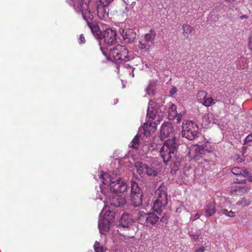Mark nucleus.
Returning a JSON list of instances; mask_svg holds the SVG:
<instances>
[{
	"instance_id": "nucleus-1",
	"label": "nucleus",
	"mask_w": 252,
	"mask_h": 252,
	"mask_svg": "<svg viewBox=\"0 0 252 252\" xmlns=\"http://www.w3.org/2000/svg\"><path fill=\"white\" fill-rule=\"evenodd\" d=\"M91 0H68V2L70 5H73L75 11L82 14L83 19L86 21L87 24L91 29L92 32L98 36L97 38L100 39L101 42H103L106 45H112L115 44L117 41V34L116 31L112 29H106L103 32L97 31L98 27L93 21L94 16L90 10L89 4Z\"/></svg>"
},
{
	"instance_id": "nucleus-2",
	"label": "nucleus",
	"mask_w": 252,
	"mask_h": 252,
	"mask_svg": "<svg viewBox=\"0 0 252 252\" xmlns=\"http://www.w3.org/2000/svg\"><path fill=\"white\" fill-rule=\"evenodd\" d=\"M108 57L110 60L115 61L118 64L117 69L118 73H122L134 77L135 65L131 61L133 57L125 46L118 45L110 49Z\"/></svg>"
},
{
	"instance_id": "nucleus-3",
	"label": "nucleus",
	"mask_w": 252,
	"mask_h": 252,
	"mask_svg": "<svg viewBox=\"0 0 252 252\" xmlns=\"http://www.w3.org/2000/svg\"><path fill=\"white\" fill-rule=\"evenodd\" d=\"M147 115L150 118L152 119V120H155V121H149L144 124L142 140H144V142H145L144 147L147 148L149 151H153L157 148V145L155 143H151L149 145V140L146 141V139L156 130L157 128L156 125L160 121L162 114L161 111H158L157 106L151 100H149Z\"/></svg>"
},
{
	"instance_id": "nucleus-4",
	"label": "nucleus",
	"mask_w": 252,
	"mask_h": 252,
	"mask_svg": "<svg viewBox=\"0 0 252 252\" xmlns=\"http://www.w3.org/2000/svg\"><path fill=\"white\" fill-rule=\"evenodd\" d=\"M100 181L103 183L99 187L100 193H106L112 191L116 193H122L127 189L126 182L119 178H112L109 174L102 171L98 173Z\"/></svg>"
},
{
	"instance_id": "nucleus-5",
	"label": "nucleus",
	"mask_w": 252,
	"mask_h": 252,
	"mask_svg": "<svg viewBox=\"0 0 252 252\" xmlns=\"http://www.w3.org/2000/svg\"><path fill=\"white\" fill-rule=\"evenodd\" d=\"M107 206V205L104 204L99 215L98 227L101 234H104L109 230L110 224L115 218L114 212L110 210Z\"/></svg>"
},
{
	"instance_id": "nucleus-6",
	"label": "nucleus",
	"mask_w": 252,
	"mask_h": 252,
	"mask_svg": "<svg viewBox=\"0 0 252 252\" xmlns=\"http://www.w3.org/2000/svg\"><path fill=\"white\" fill-rule=\"evenodd\" d=\"M96 198L103 200L104 204L114 207H123L126 203L125 198L121 195L112 192V191H106V193H97Z\"/></svg>"
},
{
	"instance_id": "nucleus-7",
	"label": "nucleus",
	"mask_w": 252,
	"mask_h": 252,
	"mask_svg": "<svg viewBox=\"0 0 252 252\" xmlns=\"http://www.w3.org/2000/svg\"><path fill=\"white\" fill-rule=\"evenodd\" d=\"M178 144L175 138L168 139L160 149V155L164 163H167L175 157Z\"/></svg>"
},
{
	"instance_id": "nucleus-8",
	"label": "nucleus",
	"mask_w": 252,
	"mask_h": 252,
	"mask_svg": "<svg viewBox=\"0 0 252 252\" xmlns=\"http://www.w3.org/2000/svg\"><path fill=\"white\" fill-rule=\"evenodd\" d=\"M155 37L156 32L153 30L141 35L139 40V48L145 52H149L154 45Z\"/></svg>"
},
{
	"instance_id": "nucleus-9",
	"label": "nucleus",
	"mask_w": 252,
	"mask_h": 252,
	"mask_svg": "<svg viewBox=\"0 0 252 252\" xmlns=\"http://www.w3.org/2000/svg\"><path fill=\"white\" fill-rule=\"evenodd\" d=\"M182 136L189 140H192L199 134L198 126L192 121L184 122L182 126Z\"/></svg>"
},
{
	"instance_id": "nucleus-10",
	"label": "nucleus",
	"mask_w": 252,
	"mask_h": 252,
	"mask_svg": "<svg viewBox=\"0 0 252 252\" xmlns=\"http://www.w3.org/2000/svg\"><path fill=\"white\" fill-rule=\"evenodd\" d=\"M142 192L137 184L134 182L131 183L130 200L134 206H139L142 204Z\"/></svg>"
},
{
	"instance_id": "nucleus-11",
	"label": "nucleus",
	"mask_w": 252,
	"mask_h": 252,
	"mask_svg": "<svg viewBox=\"0 0 252 252\" xmlns=\"http://www.w3.org/2000/svg\"><path fill=\"white\" fill-rule=\"evenodd\" d=\"M113 0H100L101 4L97 7V13L98 18L101 20H106L108 17V5Z\"/></svg>"
},
{
	"instance_id": "nucleus-12",
	"label": "nucleus",
	"mask_w": 252,
	"mask_h": 252,
	"mask_svg": "<svg viewBox=\"0 0 252 252\" xmlns=\"http://www.w3.org/2000/svg\"><path fill=\"white\" fill-rule=\"evenodd\" d=\"M205 154L204 149L202 146H193L189 152V156L195 160H198Z\"/></svg>"
},
{
	"instance_id": "nucleus-13",
	"label": "nucleus",
	"mask_w": 252,
	"mask_h": 252,
	"mask_svg": "<svg viewBox=\"0 0 252 252\" xmlns=\"http://www.w3.org/2000/svg\"><path fill=\"white\" fill-rule=\"evenodd\" d=\"M173 127L172 124L166 123L161 125L160 129V139L163 140L165 138L173 135Z\"/></svg>"
},
{
	"instance_id": "nucleus-14",
	"label": "nucleus",
	"mask_w": 252,
	"mask_h": 252,
	"mask_svg": "<svg viewBox=\"0 0 252 252\" xmlns=\"http://www.w3.org/2000/svg\"><path fill=\"white\" fill-rule=\"evenodd\" d=\"M133 222V219L129 214L123 213L120 220L119 225L123 228H128Z\"/></svg>"
},
{
	"instance_id": "nucleus-15",
	"label": "nucleus",
	"mask_w": 252,
	"mask_h": 252,
	"mask_svg": "<svg viewBox=\"0 0 252 252\" xmlns=\"http://www.w3.org/2000/svg\"><path fill=\"white\" fill-rule=\"evenodd\" d=\"M156 200L161 201L164 204H167V193L162 188H159L155 192Z\"/></svg>"
},
{
	"instance_id": "nucleus-16",
	"label": "nucleus",
	"mask_w": 252,
	"mask_h": 252,
	"mask_svg": "<svg viewBox=\"0 0 252 252\" xmlns=\"http://www.w3.org/2000/svg\"><path fill=\"white\" fill-rule=\"evenodd\" d=\"M204 212L206 217L208 218L213 216L216 212L215 202H211L206 205L204 209Z\"/></svg>"
},
{
	"instance_id": "nucleus-17",
	"label": "nucleus",
	"mask_w": 252,
	"mask_h": 252,
	"mask_svg": "<svg viewBox=\"0 0 252 252\" xmlns=\"http://www.w3.org/2000/svg\"><path fill=\"white\" fill-rule=\"evenodd\" d=\"M249 191V188L246 186H238L232 189L230 193L232 195H242Z\"/></svg>"
},
{
	"instance_id": "nucleus-18",
	"label": "nucleus",
	"mask_w": 252,
	"mask_h": 252,
	"mask_svg": "<svg viewBox=\"0 0 252 252\" xmlns=\"http://www.w3.org/2000/svg\"><path fill=\"white\" fill-rule=\"evenodd\" d=\"M159 218L153 213H150L148 214V216L145 220V223L146 225H154L159 221Z\"/></svg>"
},
{
	"instance_id": "nucleus-19",
	"label": "nucleus",
	"mask_w": 252,
	"mask_h": 252,
	"mask_svg": "<svg viewBox=\"0 0 252 252\" xmlns=\"http://www.w3.org/2000/svg\"><path fill=\"white\" fill-rule=\"evenodd\" d=\"M167 204H164L161 201L155 200L153 206V211L159 214L161 213L162 209L165 207Z\"/></svg>"
},
{
	"instance_id": "nucleus-20",
	"label": "nucleus",
	"mask_w": 252,
	"mask_h": 252,
	"mask_svg": "<svg viewBox=\"0 0 252 252\" xmlns=\"http://www.w3.org/2000/svg\"><path fill=\"white\" fill-rule=\"evenodd\" d=\"M136 37V34L131 29L127 30L126 31L124 36V39L126 42H132Z\"/></svg>"
},
{
	"instance_id": "nucleus-21",
	"label": "nucleus",
	"mask_w": 252,
	"mask_h": 252,
	"mask_svg": "<svg viewBox=\"0 0 252 252\" xmlns=\"http://www.w3.org/2000/svg\"><path fill=\"white\" fill-rule=\"evenodd\" d=\"M231 172L233 174L241 175L243 177H246L248 175V172L246 169L239 167H234L232 168L231 169Z\"/></svg>"
},
{
	"instance_id": "nucleus-22",
	"label": "nucleus",
	"mask_w": 252,
	"mask_h": 252,
	"mask_svg": "<svg viewBox=\"0 0 252 252\" xmlns=\"http://www.w3.org/2000/svg\"><path fill=\"white\" fill-rule=\"evenodd\" d=\"M147 165L146 163L142 162H137L135 163V166L139 175H144L145 174Z\"/></svg>"
},
{
	"instance_id": "nucleus-23",
	"label": "nucleus",
	"mask_w": 252,
	"mask_h": 252,
	"mask_svg": "<svg viewBox=\"0 0 252 252\" xmlns=\"http://www.w3.org/2000/svg\"><path fill=\"white\" fill-rule=\"evenodd\" d=\"M212 115L209 114L203 116L202 123L203 128H206L209 127V125L212 123Z\"/></svg>"
},
{
	"instance_id": "nucleus-24",
	"label": "nucleus",
	"mask_w": 252,
	"mask_h": 252,
	"mask_svg": "<svg viewBox=\"0 0 252 252\" xmlns=\"http://www.w3.org/2000/svg\"><path fill=\"white\" fill-rule=\"evenodd\" d=\"M142 138L143 135L141 134L140 136L137 134L131 142L130 147L134 149H137L140 143V138L142 139Z\"/></svg>"
},
{
	"instance_id": "nucleus-25",
	"label": "nucleus",
	"mask_w": 252,
	"mask_h": 252,
	"mask_svg": "<svg viewBox=\"0 0 252 252\" xmlns=\"http://www.w3.org/2000/svg\"><path fill=\"white\" fill-rule=\"evenodd\" d=\"M183 34L185 36L188 37L189 35L193 31L194 29L191 26L188 24H184L182 26Z\"/></svg>"
},
{
	"instance_id": "nucleus-26",
	"label": "nucleus",
	"mask_w": 252,
	"mask_h": 252,
	"mask_svg": "<svg viewBox=\"0 0 252 252\" xmlns=\"http://www.w3.org/2000/svg\"><path fill=\"white\" fill-rule=\"evenodd\" d=\"M177 113L176 105L171 104L168 110V116L170 119H172L175 118L176 116H177Z\"/></svg>"
},
{
	"instance_id": "nucleus-27",
	"label": "nucleus",
	"mask_w": 252,
	"mask_h": 252,
	"mask_svg": "<svg viewBox=\"0 0 252 252\" xmlns=\"http://www.w3.org/2000/svg\"><path fill=\"white\" fill-rule=\"evenodd\" d=\"M217 101V99H213L212 97H206L203 99L201 103L206 107H209L213 104H215Z\"/></svg>"
},
{
	"instance_id": "nucleus-28",
	"label": "nucleus",
	"mask_w": 252,
	"mask_h": 252,
	"mask_svg": "<svg viewBox=\"0 0 252 252\" xmlns=\"http://www.w3.org/2000/svg\"><path fill=\"white\" fill-rule=\"evenodd\" d=\"M147 216L148 214L144 212L139 211L137 214V219L140 223H142L143 222H144L145 223V220H146Z\"/></svg>"
},
{
	"instance_id": "nucleus-29",
	"label": "nucleus",
	"mask_w": 252,
	"mask_h": 252,
	"mask_svg": "<svg viewBox=\"0 0 252 252\" xmlns=\"http://www.w3.org/2000/svg\"><path fill=\"white\" fill-rule=\"evenodd\" d=\"M145 174H147L149 176H156L158 175V170L147 165Z\"/></svg>"
},
{
	"instance_id": "nucleus-30",
	"label": "nucleus",
	"mask_w": 252,
	"mask_h": 252,
	"mask_svg": "<svg viewBox=\"0 0 252 252\" xmlns=\"http://www.w3.org/2000/svg\"><path fill=\"white\" fill-rule=\"evenodd\" d=\"M251 201L249 199L243 197L241 200L237 202V205L242 206V207L248 206L251 204Z\"/></svg>"
},
{
	"instance_id": "nucleus-31",
	"label": "nucleus",
	"mask_w": 252,
	"mask_h": 252,
	"mask_svg": "<svg viewBox=\"0 0 252 252\" xmlns=\"http://www.w3.org/2000/svg\"><path fill=\"white\" fill-rule=\"evenodd\" d=\"M94 248L95 252H105L106 250L105 248L100 245L99 243L97 241L95 242L94 245Z\"/></svg>"
},
{
	"instance_id": "nucleus-32",
	"label": "nucleus",
	"mask_w": 252,
	"mask_h": 252,
	"mask_svg": "<svg viewBox=\"0 0 252 252\" xmlns=\"http://www.w3.org/2000/svg\"><path fill=\"white\" fill-rule=\"evenodd\" d=\"M155 87L153 83H150L146 89V93L149 95L154 94L155 93Z\"/></svg>"
},
{
	"instance_id": "nucleus-33",
	"label": "nucleus",
	"mask_w": 252,
	"mask_h": 252,
	"mask_svg": "<svg viewBox=\"0 0 252 252\" xmlns=\"http://www.w3.org/2000/svg\"><path fill=\"white\" fill-rule=\"evenodd\" d=\"M207 93L205 91H200L197 94V98L198 100L201 103L203 101V99H205L206 97Z\"/></svg>"
},
{
	"instance_id": "nucleus-34",
	"label": "nucleus",
	"mask_w": 252,
	"mask_h": 252,
	"mask_svg": "<svg viewBox=\"0 0 252 252\" xmlns=\"http://www.w3.org/2000/svg\"><path fill=\"white\" fill-rule=\"evenodd\" d=\"M221 213L222 214L224 215L227 217L233 218L234 217L235 212L232 211H228L227 209H224L221 210Z\"/></svg>"
},
{
	"instance_id": "nucleus-35",
	"label": "nucleus",
	"mask_w": 252,
	"mask_h": 252,
	"mask_svg": "<svg viewBox=\"0 0 252 252\" xmlns=\"http://www.w3.org/2000/svg\"><path fill=\"white\" fill-rule=\"evenodd\" d=\"M252 141V134H249L243 141V144L246 145L248 143Z\"/></svg>"
},
{
	"instance_id": "nucleus-36",
	"label": "nucleus",
	"mask_w": 252,
	"mask_h": 252,
	"mask_svg": "<svg viewBox=\"0 0 252 252\" xmlns=\"http://www.w3.org/2000/svg\"><path fill=\"white\" fill-rule=\"evenodd\" d=\"M248 46L249 48L252 51V32L251 33L250 36L249 37Z\"/></svg>"
},
{
	"instance_id": "nucleus-37",
	"label": "nucleus",
	"mask_w": 252,
	"mask_h": 252,
	"mask_svg": "<svg viewBox=\"0 0 252 252\" xmlns=\"http://www.w3.org/2000/svg\"><path fill=\"white\" fill-rule=\"evenodd\" d=\"M190 237L192 239H193L194 240H196L198 239L199 237L200 236V234H189Z\"/></svg>"
},
{
	"instance_id": "nucleus-38",
	"label": "nucleus",
	"mask_w": 252,
	"mask_h": 252,
	"mask_svg": "<svg viewBox=\"0 0 252 252\" xmlns=\"http://www.w3.org/2000/svg\"><path fill=\"white\" fill-rule=\"evenodd\" d=\"M177 92V89L175 87H173L171 88L170 91V94L171 95H173L175 94Z\"/></svg>"
},
{
	"instance_id": "nucleus-39",
	"label": "nucleus",
	"mask_w": 252,
	"mask_h": 252,
	"mask_svg": "<svg viewBox=\"0 0 252 252\" xmlns=\"http://www.w3.org/2000/svg\"><path fill=\"white\" fill-rule=\"evenodd\" d=\"M79 42L80 44H83L85 42V39L82 34L80 35V37L79 39Z\"/></svg>"
},
{
	"instance_id": "nucleus-40",
	"label": "nucleus",
	"mask_w": 252,
	"mask_h": 252,
	"mask_svg": "<svg viewBox=\"0 0 252 252\" xmlns=\"http://www.w3.org/2000/svg\"><path fill=\"white\" fill-rule=\"evenodd\" d=\"M119 32H120V34L122 35V36L124 38V36L125 33H126V31L124 29H121L120 30Z\"/></svg>"
},
{
	"instance_id": "nucleus-41",
	"label": "nucleus",
	"mask_w": 252,
	"mask_h": 252,
	"mask_svg": "<svg viewBox=\"0 0 252 252\" xmlns=\"http://www.w3.org/2000/svg\"><path fill=\"white\" fill-rule=\"evenodd\" d=\"M200 215L198 213H196L195 215L194 218H193L192 220L194 221V220H195L198 219L200 218Z\"/></svg>"
},
{
	"instance_id": "nucleus-42",
	"label": "nucleus",
	"mask_w": 252,
	"mask_h": 252,
	"mask_svg": "<svg viewBox=\"0 0 252 252\" xmlns=\"http://www.w3.org/2000/svg\"><path fill=\"white\" fill-rule=\"evenodd\" d=\"M182 116L180 114L177 113V116H176L175 118H177V122L179 123L181 121Z\"/></svg>"
},
{
	"instance_id": "nucleus-43",
	"label": "nucleus",
	"mask_w": 252,
	"mask_h": 252,
	"mask_svg": "<svg viewBox=\"0 0 252 252\" xmlns=\"http://www.w3.org/2000/svg\"><path fill=\"white\" fill-rule=\"evenodd\" d=\"M204 251H205V249L203 247H202L198 249H197L195 251V252H204Z\"/></svg>"
},
{
	"instance_id": "nucleus-44",
	"label": "nucleus",
	"mask_w": 252,
	"mask_h": 252,
	"mask_svg": "<svg viewBox=\"0 0 252 252\" xmlns=\"http://www.w3.org/2000/svg\"><path fill=\"white\" fill-rule=\"evenodd\" d=\"M242 150L243 154H244L246 152L247 147L246 146H243L242 148Z\"/></svg>"
},
{
	"instance_id": "nucleus-45",
	"label": "nucleus",
	"mask_w": 252,
	"mask_h": 252,
	"mask_svg": "<svg viewBox=\"0 0 252 252\" xmlns=\"http://www.w3.org/2000/svg\"><path fill=\"white\" fill-rule=\"evenodd\" d=\"M245 181H246L245 180H237V181H236V182L237 183H245Z\"/></svg>"
},
{
	"instance_id": "nucleus-46",
	"label": "nucleus",
	"mask_w": 252,
	"mask_h": 252,
	"mask_svg": "<svg viewBox=\"0 0 252 252\" xmlns=\"http://www.w3.org/2000/svg\"><path fill=\"white\" fill-rule=\"evenodd\" d=\"M165 220H167V218L166 216H163V217L160 220L162 221H164Z\"/></svg>"
},
{
	"instance_id": "nucleus-47",
	"label": "nucleus",
	"mask_w": 252,
	"mask_h": 252,
	"mask_svg": "<svg viewBox=\"0 0 252 252\" xmlns=\"http://www.w3.org/2000/svg\"><path fill=\"white\" fill-rule=\"evenodd\" d=\"M226 1H227L229 2H233L235 0H225Z\"/></svg>"
},
{
	"instance_id": "nucleus-48",
	"label": "nucleus",
	"mask_w": 252,
	"mask_h": 252,
	"mask_svg": "<svg viewBox=\"0 0 252 252\" xmlns=\"http://www.w3.org/2000/svg\"><path fill=\"white\" fill-rule=\"evenodd\" d=\"M249 179L250 181H252V176H250Z\"/></svg>"
},
{
	"instance_id": "nucleus-49",
	"label": "nucleus",
	"mask_w": 252,
	"mask_h": 252,
	"mask_svg": "<svg viewBox=\"0 0 252 252\" xmlns=\"http://www.w3.org/2000/svg\"><path fill=\"white\" fill-rule=\"evenodd\" d=\"M247 18V16L246 15H244L241 17V18Z\"/></svg>"
},
{
	"instance_id": "nucleus-50",
	"label": "nucleus",
	"mask_w": 252,
	"mask_h": 252,
	"mask_svg": "<svg viewBox=\"0 0 252 252\" xmlns=\"http://www.w3.org/2000/svg\"><path fill=\"white\" fill-rule=\"evenodd\" d=\"M118 102V100H116V102H115V103H116Z\"/></svg>"
}]
</instances>
